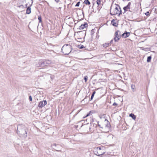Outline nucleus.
<instances>
[{"mask_svg": "<svg viewBox=\"0 0 157 157\" xmlns=\"http://www.w3.org/2000/svg\"><path fill=\"white\" fill-rule=\"evenodd\" d=\"M98 123H99V122H98L96 121L92 120V121H91L90 127L89 128L90 131H93L97 126V125H98Z\"/></svg>", "mask_w": 157, "mask_h": 157, "instance_id": "6", "label": "nucleus"}, {"mask_svg": "<svg viewBox=\"0 0 157 157\" xmlns=\"http://www.w3.org/2000/svg\"><path fill=\"white\" fill-rule=\"evenodd\" d=\"M63 52L65 55L69 54L71 52V47L70 45H64L62 48Z\"/></svg>", "mask_w": 157, "mask_h": 157, "instance_id": "5", "label": "nucleus"}, {"mask_svg": "<svg viewBox=\"0 0 157 157\" xmlns=\"http://www.w3.org/2000/svg\"><path fill=\"white\" fill-rule=\"evenodd\" d=\"M131 86V88L132 90H134V89L135 88V86L132 85Z\"/></svg>", "mask_w": 157, "mask_h": 157, "instance_id": "25", "label": "nucleus"}, {"mask_svg": "<svg viewBox=\"0 0 157 157\" xmlns=\"http://www.w3.org/2000/svg\"><path fill=\"white\" fill-rule=\"evenodd\" d=\"M95 91H94L93 93V94H92V95H91V99L92 100L93 98V97H94V94H95Z\"/></svg>", "mask_w": 157, "mask_h": 157, "instance_id": "23", "label": "nucleus"}, {"mask_svg": "<svg viewBox=\"0 0 157 157\" xmlns=\"http://www.w3.org/2000/svg\"><path fill=\"white\" fill-rule=\"evenodd\" d=\"M79 4H80V2H78V3L76 4L75 5V6L76 7H77V6H78L79 5Z\"/></svg>", "mask_w": 157, "mask_h": 157, "instance_id": "26", "label": "nucleus"}, {"mask_svg": "<svg viewBox=\"0 0 157 157\" xmlns=\"http://www.w3.org/2000/svg\"><path fill=\"white\" fill-rule=\"evenodd\" d=\"M94 113V112H92L91 111H90V112L88 113L86 115L85 117H83V118H85V117H88V116H89L90 115L91 113Z\"/></svg>", "mask_w": 157, "mask_h": 157, "instance_id": "17", "label": "nucleus"}, {"mask_svg": "<svg viewBox=\"0 0 157 157\" xmlns=\"http://www.w3.org/2000/svg\"><path fill=\"white\" fill-rule=\"evenodd\" d=\"M105 153L103 147L101 148L100 147H98L96 148V151H95V154L98 156L102 155Z\"/></svg>", "mask_w": 157, "mask_h": 157, "instance_id": "7", "label": "nucleus"}, {"mask_svg": "<svg viewBox=\"0 0 157 157\" xmlns=\"http://www.w3.org/2000/svg\"><path fill=\"white\" fill-rule=\"evenodd\" d=\"M46 63H47L48 64H49L50 63H51V61H49V60H47V61H46Z\"/></svg>", "mask_w": 157, "mask_h": 157, "instance_id": "27", "label": "nucleus"}, {"mask_svg": "<svg viewBox=\"0 0 157 157\" xmlns=\"http://www.w3.org/2000/svg\"><path fill=\"white\" fill-rule=\"evenodd\" d=\"M88 25V24L87 23H85L83 24H82L79 27V29L82 30L83 29L85 28H86L87 27Z\"/></svg>", "mask_w": 157, "mask_h": 157, "instance_id": "10", "label": "nucleus"}, {"mask_svg": "<svg viewBox=\"0 0 157 157\" xmlns=\"http://www.w3.org/2000/svg\"><path fill=\"white\" fill-rule=\"evenodd\" d=\"M33 3L32 0H20L18 6L19 7L25 8L28 6H30Z\"/></svg>", "mask_w": 157, "mask_h": 157, "instance_id": "2", "label": "nucleus"}, {"mask_svg": "<svg viewBox=\"0 0 157 157\" xmlns=\"http://www.w3.org/2000/svg\"><path fill=\"white\" fill-rule=\"evenodd\" d=\"M129 116L131 117L133 119L135 120L136 119V117L133 113H131L129 115Z\"/></svg>", "mask_w": 157, "mask_h": 157, "instance_id": "14", "label": "nucleus"}, {"mask_svg": "<svg viewBox=\"0 0 157 157\" xmlns=\"http://www.w3.org/2000/svg\"><path fill=\"white\" fill-rule=\"evenodd\" d=\"M151 56H149L147 57V62H150L151 61Z\"/></svg>", "mask_w": 157, "mask_h": 157, "instance_id": "18", "label": "nucleus"}, {"mask_svg": "<svg viewBox=\"0 0 157 157\" xmlns=\"http://www.w3.org/2000/svg\"><path fill=\"white\" fill-rule=\"evenodd\" d=\"M145 14L147 16H148L149 15V14H150V13H149V12H148V11H147V12L145 13Z\"/></svg>", "mask_w": 157, "mask_h": 157, "instance_id": "24", "label": "nucleus"}, {"mask_svg": "<svg viewBox=\"0 0 157 157\" xmlns=\"http://www.w3.org/2000/svg\"><path fill=\"white\" fill-rule=\"evenodd\" d=\"M130 35L129 33H124L122 34V36L123 37L125 38L128 37Z\"/></svg>", "mask_w": 157, "mask_h": 157, "instance_id": "11", "label": "nucleus"}, {"mask_svg": "<svg viewBox=\"0 0 157 157\" xmlns=\"http://www.w3.org/2000/svg\"><path fill=\"white\" fill-rule=\"evenodd\" d=\"M54 145L55 146H56V144H54Z\"/></svg>", "mask_w": 157, "mask_h": 157, "instance_id": "32", "label": "nucleus"}, {"mask_svg": "<svg viewBox=\"0 0 157 157\" xmlns=\"http://www.w3.org/2000/svg\"><path fill=\"white\" fill-rule=\"evenodd\" d=\"M109 44L108 43H105L103 44V46L104 47H107L109 46Z\"/></svg>", "mask_w": 157, "mask_h": 157, "instance_id": "20", "label": "nucleus"}, {"mask_svg": "<svg viewBox=\"0 0 157 157\" xmlns=\"http://www.w3.org/2000/svg\"><path fill=\"white\" fill-rule=\"evenodd\" d=\"M121 11V9L118 6H115L112 7L110 11V13L112 15L119 14Z\"/></svg>", "mask_w": 157, "mask_h": 157, "instance_id": "4", "label": "nucleus"}, {"mask_svg": "<svg viewBox=\"0 0 157 157\" xmlns=\"http://www.w3.org/2000/svg\"><path fill=\"white\" fill-rule=\"evenodd\" d=\"M111 24L113 26H117V23H116V21L114 20H113L112 21Z\"/></svg>", "mask_w": 157, "mask_h": 157, "instance_id": "15", "label": "nucleus"}, {"mask_svg": "<svg viewBox=\"0 0 157 157\" xmlns=\"http://www.w3.org/2000/svg\"><path fill=\"white\" fill-rule=\"evenodd\" d=\"M98 126L101 128L102 132L107 133L108 132L110 128V124L109 122L106 119H104L103 121L99 122Z\"/></svg>", "mask_w": 157, "mask_h": 157, "instance_id": "1", "label": "nucleus"}, {"mask_svg": "<svg viewBox=\"0 0 157 157\" xmlns=\"http://www.w3.org/2000/svg\"><path fill=\"white\" fill-rule=\"evenodd\" d=\"M47 102L46 100L40 101L38 105V106L40 108H42L46 105Z\"/></svg>", "mask_w": 157, "mask_h": 157, "instance_id": "9", "label": "nucleus"}, {"mask_svg": "<svg viewBox=\"0 0 157 157\" xmlns=\"http://www.w3.org/2000/svg\"><path fill=\"white\" fill-rule=\"evenodd\" d=\"M84 2L87 5H89L90 4V2L88 1V0H85L84 1Z\"/></svg>", "mask_w": 157, "mask_h": 157, "instance_id": "19", "label": "nucleus"}, {"mask_svg": "<svg viewBox=\"0 0 157 157\" xmlns=\"http://www.w3.org/2000/svg\"><path fill=\"white\" fill-rule=\"evenodd\" d=\"M30 6H28L26 10V13L28 14H29L31 13V8L30 7Z\"/></svg>", "mask_w": 157, "mask_h": 157, "instance_id": "13", "label": "nucleus"}, {"mask_svg": "<svg viewBox=\"0 0 157 157\" xmlns=\"http://www.w3.org/2000/svg\"><path fill=\"white\" fill-rule=\"evenodd\" d=\"M17 133L24 137H26L27 136V133L26 131V128L25 127L22 125H19L17 128Z\"/></svg>", "mask_w": 157, "mask_h": 157, "instance_id": "3", "label": "nucleus"}, {"mask_svg": "<svg viewBox=\"0 0 157 157\" xmlns=\"http://www.w3.org/2000/svg\"><path fill=\"white\" fill-rule=\"evenodd\" d=\"M121 34L120 32L119 31H117L115 33V37L114 38V40L115 42H117L121 38Z\"/></svg>", "mask_w": 157, "mask_h": 157, "instance_id": "8", "label": "nucleus"}, {"mask_svg": "<svg viewBox=\"0 0 157 157\" xmlns=\"http://www.w3.org/2000/svg\"><path fill=\"white\" fill-rule=\"evenodd\" d=\"M131 5L130 2H129L127 6H126L124 8V9L125 11H127L128 10L130 9V5Z\"/></svg>", "mask_w": 157, "mask_h": 157, "instance_id": "12", "label": "nucleus"}, {"mask_svg": "<svg viewBox=\"0 0 157 157\" xmlns=\"http://www.w3.org/2000/svg\"><path fill=\"white\" fill-rule=\"evenodd\" d=\"M38 19L39 21V22H41L42 21L41 18L40 16H38Z\"/></svg>", "mask_w": 157, "mask_h": 157, "instance_id": "21", "label": "nucleus"}, {"mask_svg": "<svg viewBox=\"0 0 157 157\" xmlns=\"http://www.w3.org/2000/svg\"><path fill=\"white\" fill-rule=\"evenodd\" d=\"M84 47V46L82 45L81 46H79V48L80 49H82Z\"/></svg>", "mask_w": 157, "mask_h": 157, "instance_id": "28", "label": "nucleus"}, {"mask_svg": "<svg viewBox=\"0 0 157 157\" xmlns=\"http://www.w3.org/2000/svg\"><path fill=\"white\" fill-rule=\"evenodd\" d=\"M29 99L30 101H32V97L31 96H29Z\"/></svg>", "mask_w": 157, "mask_h": 157, "instance_id": "29", "label": "nucleus"}, {"mask_svg": "<svg viewBox=\"0 0 157 157\" xmlns=\"http://www.w3.org/2000/svg\"><path fill=\"white\" fill-rule=\"evenodd\" d=\"M88 78V77L87 76H85L84 77V79L85 80V82H86Z\"/></svg>", "mask_w": 157, "mask_h": 157, "instance_id": "22", "label": "nucleus"}, {"mask_svg": "<svg viewBox=\"0 0 157 157\" xmlns=\"http://www.w3.org/2000/svg\"><path fill=\"white\" fill-rule=\"evenodd\" d=\"M117 105V104L115 102L113 103V105Z\"/></svg>", "mask_w": 157, "mask_h": 157, "instance_id": "30", "label": "nucleus"}, {"mask_svg": "<svg viewBox=\"0 0 157 157\" xmlns=\"http://www.w3.org/2000/svg\"><path fill=\"white\" fill-rule=\"evenodd\" d=\"M57 2H58L59 0H55Z\"/></svg>", "mask_w": 157, "mask_h": 157, "instance_id": "31", "label": "nucleus"}, {"mask_svg": "<svg viewBox=\"0 0 157 157\" xmlns=\"http://www.w3.org/2000/svg\"><path fill=\"white\" fill-rule=\"evenodd\" d=\"M97 3L99 6H101L102 4L101 1V0H97Z\"/></svg>", "mask_w": 157, "mask_h": 157, "instance_id": "16", "label": "nucleus"}]
</instances>
